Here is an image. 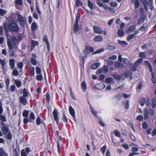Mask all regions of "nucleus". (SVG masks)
<instances>
[{
  "instance_id": "obj_20",
  "label": "nucleus",
  "mask_w": 156,
  "mask_h": 156,
  "mask_svg": "<svg viewBox=\"0 0 156 156\" xmlns=\"http://www.w3.org/2000/svg\"><path fill=\"white\" fill-rule=\"evenodd\" d=\"M14 82L17 87L20 88L21 86L22 83L21 81L18 79H16L14 80Z\"/></svg>"
},
{
  "instance_id": "obj_32",
  "label": "nucleus",
  "mask_w": 156,
  "mask_h": 156,
  "mask_svg": "<svg viewBox=\"0 0 156 156\" xmlns=\"http://www.w3.org/2000/svg\"><path fill=\"white\" fill-rule=\"evenodd\" d=\"M112 76L114 79L118 80H120L121 78V76L120 75L116 73L113 74Z\"/></svg>"
},
{
  "instance_id": "obj_24",
  "label": "nucleus",
  "mask_w": 156,
  "mask_h": 156,
  "mask_svg": "<svg viewBox=\"0 0 156 156\" xmlns=\"http://www.w3.org/2000/svg\"><path fill=\"white\" fill-rule=\"evenodd\" d=\"M149 111L147 109H146L144 111V119L147 120L148 118Z\"/></svg>"
},
{
  "instance_id": "obj_54",
  "label": "nucleus",
  "mask_w": 156,
  "mask_h": 156,
  "mask_svg": "<svg viewBox=\"0 0 156 156\" xmlns=\"http://www.w3.org/2000/svg\"><path fill=\"white\" fill-rule=\"evenodd\" d=\"M41 122V118L38 116L36 120V123L37 125H39Z\"/></svg>"
},
{
  "instance_id": "obj_9",
  "label": "nucleus",
  "mask_w": 156,
  "mask_h": 156,
  "mask_svg": "<svg viewBox=\"0 0 156 156\" xmlns=\"http://www.w3.org/2000/svg\"><path fill=\"white\" fill-rule=\"evenodd\" d=\"M69 111L70 114L74 120L75 121H76L75 111L74 109L71 106H69Z\"/></svg>"
},
{
  "instance_id": "obj_43",
  "label": "nucleus",
  "mask_w": 156,
  "mask_h": 156,
  "mask_svg": "<svg viewBox=\"0 0 156 156\" xmlns=\"http://www.w3.org/2000/svg\"><path fill=\"white\" fill-rule=\"evenodd\" d=\"M107 148V146L106 145H105L100 149V151L103 154H104Z\"/></svg>"
},
{
  "instance_id": "obj_37",
  "label": "nucleus",
  "mask_w": 156,
  "mask_h": 156,
  "mask_svg": "<svg viewBox=\"0 0 156 156\" xmlns=\"http://www.w3.org/2000/svg\"><path fill=\"white\" fill-rule=\"evenodd\" d=\"M46 99L47 102L49 103L50 100V97L49 94L48 92H47L45 95Z\"/></svg>"
},
{
  "instance_id": "obj_40",
  "label": "nucleus",
  "mask_w": 156,
  "mask_h": 156,
  "mask_svg": "<svg viewBox=\"0 0 156 156\" xmlns=\"http://www.w3.org/2000/svg\"><path fill=\"white\" fill-rule=\"evenodd\" d=\"M23 116L25 118H27L28 116V111L26 110H24L23 113Z\"/></svg>"
},
{
  "instance_id": "obj_3",
  "label": "nucleus",
  "mask_w": 156,
  "mask_h": 156,
  "mask_svg": "<svg viewBox=\"0 0 156 156\" xmlns=\"http://www.w3.org/2000/svg\"><path fill=\"white\" fill-rule=\"evenodd\" d=\"M80 18V13L78 12L76 16V19L73 27V30L74 33L77 34H79L82 31L81 27L78 26V22L79 21Z\"/></svg>"
},
{
  "instance_id": "obj_12",
  "label": "nucleus",
  "mask_w": 156,
  "mask_h": 156,
  "mask_svg": "<svg viewBox=\"0 0 156 156\" xmlns=\"http://www.w3.org/2000/svg\"><path fill=\"white\" fill-rule=\"evenodd\" d=\"M103 40V38L101 36L97 35L94 39L93 41L94 42H101Z\"/></svg>"
},
{
  "instance_id": "obj_21",
  "label": "nucleus",
  "mask_w": 156,
  "mask_h": 156,
  "mask_svg": "<svg viewBox=\"0 0 156 156\" xmlns=\"http://www.w3.org/2000/svg\"><path fill=\"white\" fill-rule=\"evenodd\" d=\"M115 66L117 68H123L124 67L123 65L120 62H116L114 64Z\"/></svg>"
},
{
  "instance_id": "obj_26",
  "label": "nucleus",
  "mask_w": 156,
  "mask_h": 156,
  "mask_svg": "<svg viewBox=\"0 0 156 156\" xmlns=\"http://www.w3.org/2000/svg\"><path fill=\"white\" fill-rule=\"evenodd\" d=\"M5 82L6 85V88L7 91L9 90V86L10 83V79L9 77L5 79Z\"/></svg>"
},
{
  "instance_id": "obj_13",
  "label": "nucleus",
  "mask_w": 156,
  "mask_h": 156,
  "mask_svg": "<svg viewBox=\"0 0 156 156\" xmlns=\"http://www.w3.org/2000/svg\"><path fill=\"white\" fill-rule=\"evenodd\" d=\"M20 102L23 105H26L27 103V100L25 97H20L19 98Z\"/></svg>"
},
{
  "instance_id": "obj_27",
  "label": "nucleus",
  "mask_w": 156,
  "mask_h": 156,
  "mask_svg": "<svg viewBox=\"0 0 156 156\" xmlns=\"http://www.w3.org/2000/svg\"><path fill=\"white\" fill-rule=\"evenodd\" d=\"M100 65V63L99 62H97L93 64L91 66V68L93 69H95L98 67Z\"/></svg>"
},
{
  "instance_id": "obj_52",
  "label": "nucleus",
  "mask_w": 156,
  "mask_h": 156,
  "mask_svg": "<svg viewBox=\"0 0 156 156\" xmlns=\"http://www.w3.org/2000/svg\"><path fill=\"white\" fill-rule=\"evenodd\" d=\"M36 9L37 10V12L39 15H41V12L39 9L38 5V4H37V2H36Z\"/></svg>"
},
{
  "instance_id": "obj_62",
  "label": "nucleus",
  "mask_w": 156,
  "mask_h": 156,
  "mask_svg": "<svg viewBox=\"0 0 156 156\" xmlns=\"http://www.w3.org/2000/svg\"><path fill=\"white\" fill-rule=\"evenodd\" d=\"M105 76L104 74H101L99 77L98 80L100 81L103 80L105 78Z\"/></svg>"
},
{
  "instance_id": "obj_17",
  "label": "nucleus",
  "mask_w": 156,
  "mask_h": 156,
  "mask_svg": "<svg viewBox=\"0 0 156 156\" xmlns=\"http://www.w3.org/2000/svg\"><path fill=\"white\" fill-rule=\"evenodd\" d=\"M132 2L133 3H135V8H138L140 5V3L139 0H131Z\"/></svg>"
},
{
  "instance_id": "obj_1",
  "label": "nucleus",
  "mask_w": 156,
  "mask_h": 156,
  "mask_svg": "<svg viewBox=\"0 0 156 156\" xmlns=\"http://www.w3.org/2000/svg\"><path fill=\"white\" fill-rule=\"evenodd\" d=\"M17 42L18 40L15 36H13L11 39L9 38L7 39V44L9 50V53L10 55L12 56L14 55V52L12 49L17 48L18 45H17Z\"/></svg>"
},
{
  "instance_id": "obj_47",
  "label": "nucleus",
  "mask_w": 156,
  "mask_h": 156,
  "mask_svg": "<svg viewBox=\"0 0 156 156\" xmlns=\"http://www.w3.org/2000/svg\"><path fill=\"white\" fill-rule=\"evenodd\" d=\"M88 5L90 9H92L94 8V5L92 2L90 1V0H88Z\"/></svg>"
},
{
  "instance_id": "obj_49",
  "label": "nucleus",
  "mask_w": 156,
  "mask_h": 156,
  "mask_svg": "<svg viewBox=\"0 0 156 156\" xmlns=\"http://www.w3.org/2000/svg\"><path fill=\"white\" fill-rule=\"evenodd\" d=\"M36 79L39 81H41L43 79V76L41 74H39L36 76Z\"/></svg>"
},
{
  "instance_id": "obj_64",
  "label": "nucleus",
  "mask_w": 156,
  "mask_h": 156,
  "mask_svg": "<svg viewBox=\"0 0 156 156\" xmlns=\"http://www.w3.org/2000/svg\"><path fill=\"white\" fill-rule=\"evenodd\" d=\"M21 156H27V154L26 153L24 150H23L21 151Z\"/></svg>"
},
{
  "instance_id": "obj_60",
  "label": "nucleus",
  "mask_w": 156,
  "mask_h": 156,
  "mask_svg": "<svg viewBox=\"0 0 156 156\" xmlns=\"http://www.w3.org/2000/svg\"><path fill=\"white\" fill-rule=\"evenodd\" d=\"M12 74L13 76H16L18 75L19 73L17 70L15 69L13 70Z\"/></svg>"
},
{
  "instance_id": "obj_30",
  "label": "nucleus",
  "mask_w": 156,
  "mask_h": 156,
  "mask_svg": "<svg viewBox=\"0 0 156 156\" xmlns=\"http://www.w3.org/2000/svg\"><path fill=\"white\" fill-rule=\"evenodd\" d=\"M9 65L11 68L13 69L15 66V60L13 59H10L9 61Z\"/></svg>"
},
{
  "instance_id": "obj_22",
  "label": "nucleus",
  "mask_w": 156,
  "mask_h": 156,
  "mask_svg": "<svg viewBox=\"0 0 156 156\" xmlns=\"http://www.w3.org/2000/svg\"><path fill=\"white\" fill-rule=\"evenodd\" d=\"M144 9L147 11L148 9V3L147 0H143L142 2Z\"/></svg>"
},
{
  "instance_id": "obj_36",
  "label": "nucleus",
  "mask_w": 156,
  "mask_h": 156,
  "mask_svg": "<svg viewBox=\"0 0 156 156\" xmlns=\"http://www.w3.org/2000/svg\"><path fill=\"white\" fill-rule=\"evenodd\" d=\"M147 23H144L143 26L139 29L140 30L142 31H144L145 28L147 27Z\"/></svg>"
},
{
  "instance_id": "obj_10",
  "label": "nucleus",
  "mask_w": 156,
  "mask_h": 156,
  "mask_svg": "<svg viewBox=\"0 0 156 156\" xmlns=\"http://www.w3.org/2000/svg\"><path fill=\"white\" fill-rule=\"evenodd\" d=\"M53 114L54 120L56 122L57 124H58L59 122V119L58 116V112L56 109H54V110Z\"/></svg>"
},
{
  "instance_id": "obj_63",
  "label": "nucleus",
  "mask_w": 156,
  "mask_h": 156,
  "mask_svg": "<svg viewBox=\"0 0 156 156\" xmlns=\"http://www.w3.org/2000/svg\"><path fill=\"white\" fill-rule=\"evenodd\" d=\"M6 13V12L5 10L2 9H0V15L1 16H3Z\"/></svg>"
},
{
  "instance_id": "obj_14",
  "label": "nucleus",
  "mask_w": 156,
  "mask_h": 156,
  "mask_svg": "<svg viewBox=\"0 0 156 156\" xmlns=\"http://www.w3.org/2000/svg\"><path fill=\"white\" fill-rule=\"evenodd\" d=\"M135 29L136 26L133 25L128 28L126 30V32L128 34L130 33L133 32Z\"/></svg>"
},
{
  "instance_id": "obj_31",
  "label": "nucleus",
  "mask_w": 156,
  "mask_h": 156,
  "mask_svg": "<svg viewBox=\"0 0 156 156\" xmlns=\"http://www.w3.org/2000/svg\"><path fill=\"white\" fill-rule=\"evenodd\" d=\"M81 88L83 91H86L87 89V85L86 82L83 81L81 84Z\"/></svg>"
},
{
  "instance_id": "obj_45",
  "label": "nucleus",
  "mask_w": 156,
  "mask_h": 156,
  "mask_svg": "<svg viewBox=\"0 0 156 156\" xmlns=\"http://www.w3.org/2000/svg\"><path fill=\"white\" fill-rule=\"evenodd\" d=\"M62 120L63 121L66 123H68V121L67 117H66L65 113L63 114Z\"/></svg>"
},
{
  "instance_id": "obj_28",
  "label": "nucleus",
  "mask_w": 156,
  "mask_h": 156,
  "mask_svg": "<svg viewBox=\"0 0 156 156\" xmlns=\"http://www.w3.org/2000/svg\"><path fill=\"white\" fill-rule=\"evenodd\" d=\"M146 102V99L144 98H141L139 101V103L141 106H144Z\"/></svg>"
},
{
  "instance_id": "obj_34",
  "label": "nucleus",
  "mask_w": 156,
  "mask_h": 156,
  "mask_svg": "<svg viewBox=\"0 0 156 156\" xmlns=\"http://www.w3.org/2000/svg\"><path fill=\"white\" fill-rule=\"evenodd\" d=\"M118 34L119 37H122L124 35V32L122 30L119 29L118 31Z\"/></svg>"
},
{
  "instance_id": "obj_38",
  "label": "nucleus",
  "mask_w": 156,
  "mask_h": 156,
  "mask_svg": "<svg viewBox=\"0 0 156 156\" xmlns=\"http://www.w3.org/2000/svg\"><path fill=\"white\" fill-rule=\"evenodd\" d=\"M30 62L31 64L34 66L36 65L37 64L36 60L33 58H30Z\"/></svg>"
},
{
  "instance_id": "obj_25",
  "label": "nucleus",
  "mask_w": 156,
  "mask_h": 156,
  "mask_svg": "<svg viewBox=\"0 0 156 156\" xmlns=\"http://www.w3.org/2000/svg\"><path fill=\"white\" fill-rule=\"evenodd\" d=\"M143 59L142 58H139L135 62L134 65L136 66H138L142 62Z\"/></svg>"
},
{
  "instance_id": "obj_51",
  "label": "nucleus",
  "mask_w": 156,
  "mask_h": 156,
  "mask_svg": "<svg viewBox=\"0 0 156 156\" xmlns=\"http://www.w3.org/2000/svg\"><path fill=\"white\" fill-rule=\"evenodd\" d=\"M136 119L139 121L141 122L143 120V116L141 115H138L137 116Z\"/></svg>"
},
{
  "instance_id": "obj_46",
  "label": "nucleus",
  "mask_w": 156,
  "mask_h": 156,
  "mask_svg": "<svg viewBox=\"0 0 156 156\" xmlns=\"http://www.w3.org/2000/svg\"><path fill=\"white\" fill-rule=\"evenodd\" d=\"M129 65L131 66L130 69L133 71H136V69L134 65H133L132 63H130Z\"/></svg>"
},
{
  "instance_id": "obj_6",
  "label": "nucleus",
  "mask_w": 156,
  "mask_h": 156,
  "mask_svg": "<svg viewBox=\"0 0 156 156\" xmlns=\"http://www.w3.org/2000/svg\"><path fill=\"white\" fill-rule=\"evenodd\" d=\"M17 20L20 25L22 27H24L27 23V20L25 18L23 17L20 14H18L17 15Z\"/></svg>"
},
{
  "instance_id": "obj_48",
  "label": "nucleus",
  "mask_w": 156,
  "mask_h": 156,
  "mask_svg": "<svg viewBox=\"0 0 156 156\" xmlns=\"http://www.w3.org/2000/svg\"><path fill=\"white\" fill-rule=\"evenodd\" d=\"M118 42L119 44H123L125 45H127L128 44L125 41H121L120 40H118Z\"/></svg>"
},
{
  "instance_id": "obj_16",
  "label": "nucleus",
  "mask_w": 156,
  "mask_h": 156,
  "mask_svg": "<svg viewBox=\"0 0 156 156\" xmlns=\"http://www.w3.org/2000/svg\"><path fill=\"white\" fill-rule=\"evenodd\" d=\"M144 63L147 66L150 72H152L153 71V68L150 62L148 61H145Z\"/></svg>"
},
{
  "instance_id": "obj_19",
  "label": "nucleus",
  "mask_w": 156,
  "mask_h": 156,
  "mask_svg": "<svg viewBox=\"0 0 156 156\" xmlns=\"http://www.w3.org/2000/svg\"><path fill=\"white\" fill-rule=\"evenodd\" d=\"M4 28L5 35L7 37H9V28L7 27L6 25H5V24L4 25Z\"/></svg>"
},
{
  "instance_id": "obj_5",
  "label": "nucleus",
  "mask_w": 156,
  "mask_h": 156,
  "mask_svg": "<svg viewBox=\"0 0 156 156\" xmlns=\"http://www.w3.org/2000/svg\"><path fill=\"white\" fill-rule=\"evenodd\" d=\"M94 51V48L91 46H86L84 49V50L83 52L85 55L83 57H82V61L83 62V64H84V58H86V56L87 55L89 54L90 52H93Z\"/></svg>"
},
{
  "instance_id": "obj_23",
  "label": "nucleus",
  "mask_w": 156,
  "mask_h": 156,
  "mask_svg": "<svg viewBox=\"0 0 156 156\" xmlns=\"http://www.w3.org/2000/svg\"><path fill=\"white\" fill-rule=\"evenodd\" d=\"M0 63L2 65V68L3 70H5V66L6 64L5 62V60L2 59L0 58Z\"/></svg>"
},
{
  "instance_id": "obj_50",
  "label": "nucleus",
  "mask_w": 156,
  "mask_h": 156,
  "mask_svg": "<svg viewBox=\"0 0 156 156\" xmlns=\"http://www.w3.org/2000/svg\"><path fill=\"white\" fill-rule=\"evenodd\" d=\"M149 5L150 10H152L153 9V2L152 0H149Z\"/></svg>"
},
{
  "instance_id": "obj_58",
  "label": "nucleus",
  "mask_w": 156,
  "mask_h": 156,
  "mask_svg": "<svg viewBox=\"0 0 156 156\" xmlns=\"http://www.w3.org/2000/svg\"><path fill=\"white\" fill-rule=\"evenodd\" d=\"M110 5L113 7H116L117 6L118 4L115 2H110Z\"/></svg>"
},
{
  "instance_id": "obj_61",
  "label": "nucleus",
  "mask_w": 156,
  "mask_h": 156,
  "mask_svg": "<svg viewBox=\"0 0 156 156\" xmlns=\"http://www.w3.org/2000/svg\"><path fill=\"white\" fill-rule=\"evenodd\" d=\"M142 126L144 129H146L148 127V125L146 122H144L142 123Z\"/></svg>"
},
{
  "instance_id": "obj_8",
  "label": "nucleus",
  "mask_w": 156,
  "mask_h": 156,
  "mask_svg": "<svg viewBox=\"0 0 156 156\" xmlns=\"http://www.w3.org/2000/svg\"><path fill=\"white\" fill-rule=\"evenodd\" d=\"M93 28L94 32L96 34H101L104 32V30L98 26H94Z\"/></svg>"
},
{
  "instance_id": "obj_56",
  "label": "nucleus",
  "mask_w": 156,
  "mask_h": 156,
  "mask_svg": "<svg viewBox=\"0 0 156 156\" xmlns=\"http://www.w3.org/2000/svg\"><path fill=\"white\" fill-rule=\"evenodd\" d=\"M6 19L8 22L10 23L13 22V19L11 16H9L8 17H6Z\"/></svg>"
},
{
  "instance_id": "obj_53",
  "label": "nucleus",
  "mask_w": 156,
  "mask_h": 156,
  "mask_svg": "<svg viewBox=\"0 0 156 156\" xmlns=\"http://www.w3.org/2000/svg\"><path fill=\"white\" fill-rule=\"evenodd\" d=\"M15 4L20 5H23V2L22 0H15Z\"/></svg>"
},
{
  "instance_id": "obj_39",
  "label": "nucleus",
  "mask_w": 156,
  "mask_h": 156,
  "mask_svg": "<svg viewBox=\"0 0 156 156\" xmlns=\"http://www.w3.org/2000/svg\"><path fill=\"white\" fill-rule=\"evenodd\" d=\"M38 45V42L37 41L32 40L31 41V48H34L35 47Z\"/></svg>"
},
{
  "instance_id": "obj_59",
  "label": "nucleus",
  "mask_w": 156,
  "mask_h": 156,
  "mask_svg": "<svg viewBox=\"0 0 156 156\" xmlns=\"http://www.w3.org/2000/svg\"><path fill=\"white\" fill-rule=\"evenodd\" d=\"M76 5L77 6H80L82 5V2L80 1V0H76Z\"/></svg>"
},
{
  "instance_id": "obj_29",
  "label": "nucleus",
  "mask_w": 156,
  "mask_h": 156,
  "mask_svg": "<svg viewBox=\"0 0 156 156\" xmlns=\"http://www.w3.org/2000/svg\"><path fill=\"white\" fill-rule=\"evenodd\" d=\"M135 37H136V36L133 33L129 34L127 37V41H129Z\"/></svg>"
},
{
  "instance_id": "obj_4",
  "label": "nucleus",
  "mask_w": 156,
  "mask_h": 156,
  "mask_svg": "<svg viewBox=\"0 0 156 156\" xmlns=\"http://www.w3.org/2000/svg\"><path fill=\"white\" fill-rule=\"evenodd\" d=\"M5 25L9 28L11 32L15 33L18 32L20 29L17 23L15 22L9 23L7 24H5Z\"/></svg>"
},
{
  "instance_id": "obj_57",
  "label": "nucleus",
  "mask_w": 156,
  "mask_h": 156,
  "mask_svg": "<svg viewBox=\"0 0 156 156\" xmlns=\"http://www.w3.org/2000/svg\"><path fill=\"white\" fill-rule=\"evenodd\" d=\"M17 66L19 69H22L23 66V64L21 62H19L17 64Z\"/></svg>"
},
{
  "instance_id": "obj_18",
  "label": "nucleus",
  "mask_w": 156,
  "mask_h": 156,
  "mask_svg": "<svg viewBox=\"0 0 156 156\" xmlns=\"http://www.w3.org/2000/svg\"><path fill=\"white\" fill-rule=\"evenodd\" d=\"M145 19V17L143 16H141L139 19L137 24V25H140L143 23Z\"/></svg>"
},
{
  "instance_id": "obj_35",
  "label": "nucleus",
  "mask_w": 156,
  "mask_h": 156,
  "mask_svg": "<svg viewBox=\"0 0 156 156\" xmlns=\"http://www.w3.org/2000/svg\"><path fill=\"white\" fill-rule=\"evenodd\" d=\"M105 81L107 83H111L113 81V79L112 78L109 77L105 79Z\"/></svg>"
},
{
  "instance_id": "obj_44",
  "label": "nucleus",
  "mask_w": 156,
  "mask_h": 156,
  "mask_svg": "<svg viewBox=\"0 0 156 156\" xmlns=\"http://www.w3.org/2000/svg\"><path fill=\"white\" fill-rule=\"evenodd\" d=\"M114 133L116 136L119 138L121 137V136L120 133L116 130H114Z\"/></svg>"
},
{
  "instance_id": "obj_7",
  "label": "nucleus",
  "mask_w": 156,
  "mask_h": 156,
  "mask_svg": "<svg viewBox=\"0 0 156 156\" xmlns=\"http://www.w3.org/2000/svg\"><path fill=\"white\" fill-rule=\"evenodd\" d=\"M3 112V109L2 105V103H0V120L3 122H5L6 121L5 117L2 115Z\"/></svg>"
},
{
  "instance_id": "obj_11",
  "label": "nucleus",
  "mask_w": 156,
  "mask_h": 156,
  "mask_svg": "<svg viewBox=\"0 0 156 156\" xmlns=\"http://www.w3.org/2000/svg\"><path fill=\"white\" fill-rule=\"evenodd\" d=\"M43 41L46 43L48 51H49L50 50V43L48 41L47 37L46 36H44L43 38Z\"/></svg>"
},
{
  "instance_id": "obj_55",
  "label": "nucleus",
  "mask_w": 156,
  "mask_h": 156,
  "mask_svg": "<svg viewBox=\"0 0 156 156\" xmlns=\"http://www.w3.org/2000/svg\"><path fill=\"white\" fill-rule=\"evenodd\" d=\"M36 73L37 74H41V69L38 67H36Z\"/></svg>"
},
{
  "instance_id": "obj_33",
  "label": "nucleus",
  "mask_w": 156,
  "mask_h": 156,
  "mask_svg": "<svg viewBox=\"0 0 156 156\" xmlns=\"http://www.w3.org/2000/svg\"><path fill=\"white\" fill-rule=\"evenodd\" d=\"M29 73L30 76H34L35 73V69L34 67H32L31 68L29 71Z\"/></svg>"
},
{
  "instance_id": "obj_41",
  "label": "nucleus",
  "mask_w": 156,
  "mask_h": 156,
  "mask_svg": "<svg viewBox=\"0 0 156 156\" xmlns=\"http://www.w3.org/2000/svg\"><path fill=\"white\" fill-rule=\"evenodd\" d=\"M0 156H7V154L0 148Z\"/></svg>"
},
{
  "instance_id": "obj_15",
  "label": "nucleus",
  "mask_w": 156,
  "mask_h": 156,
  "mask_svg": "<svg viewBox=\"0 0 156 156\" xmlns=\"http://www.w3.org/2000/svg\"><path fill=\"white\" fill-rule=\"evenodd\" d=\"M38 28V26L37 23L35 22H33L31 26V30L32 32L35 31Z\"/></svg>"
},
{
  "instance_id": "obj_42",
  "label": "nucleus",
  "mask_w": 156,
  "mask_h": 156,
  "mask_svg": "<svg viewBox=\"0 0 156 156\" xmlns=\"http://www.w3.org/2000/svg\"><path fill=\"white\" fill-rule=\"evenodd\" d=\"M28 92L25 88H24L23 90V96L22 97H26L28 96Z\"/></svg>"
},
{
  "instance_id": "obj_2",
  "label": "nucleus",
  "mask_w": 156,
  "mask_h": 156,
  "mask_svg": "<svg viewBox=\"0 0 156 156\" xmlns=\"http://www.w3.org/2000/svg\"><path fill=\"white\" fill-rule=\"evenodd\" d=\"M1 126V129L3 134L5 135H7V138L9 140H11L12 139V134L9 130V125L2 122Z\"/></svg>"
}]
</instances>
